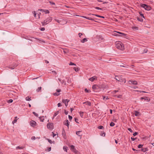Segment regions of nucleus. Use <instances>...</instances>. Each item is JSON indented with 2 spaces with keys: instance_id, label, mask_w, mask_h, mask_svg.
Returning a JSON list of instances; mask_svg holds the SVG:
<instances>
[{
  "instance_id": "nucleus-28",
  "label": "nucleus",
  "mask_w": 154,
  "mask_h": 154,
  "mask_svg": "<svg viewBox=\"0 0 154 154\" xmlns=\"http://www.w3.org/2000/svg\"><path fill=\"white\" fill-rule=\"evenodd\" d=\"M17 117L16 116V117H15V119L12 122V123L13 124H14V123L16 122L17 121Z\"/></svg>"
},
{
  "instance_id": "nucleus-31",
  "label": "nucleus",
  "mask_w": 154,
  "mask_h": 154,
  "mask_svg": "<svg viewBox=\"0 0 154 154\" xmlns=\"http://www.w3.org/2000/svg\"><path fill=\"white\" fill-rule=\"evenodd\" d=\"M98 128L100 129H104V128L103 126H100L97 127Z\"/></svg>"
},
{
  "instance_id": "nucleus-33",
  "label": "nucleus",
  "mask_w": 154,
  "mask_h": 154,
  "mask_svg": "<svg viewBox=\"0 0 154 154\" xmlns=\"http://www.w3.org/2000/svg\"><path fill=\"white\" fill-rule=\"evenodd\" d=\"M26 100L28 101H30L31 100L30 98L29 97H26Z\"/></svg>"
},
{
  "instance_id": "nucleus-12",
  "label": "nucleus",
  "mask_w": 154,
  "mask_h": 154,
  "mask_svg": "<svg viewBox=\"0 0 154 154\" xmlns=\"http://www.w3.org/2000/svg\"><path fill=\"white\" fill-rule=\"evenodd\" d=\"M35 40H33V41H36L38 42H39L41 43H42L43 42L44 43V41H43L42 39H39L36 38H34Z\"/></svg>"
},
{
  "instance_id": "nucleus-49",
  "label": "nucleus",
  "mask_w": 154,
  "mask_h": 154,
  "mask_svg": "<svg viewBox=\"0 0 154 154\" xmlns=\"http://www.w3.org/2000/svg\"><path fill=\"white\" fill-rule=\"evenodd\" d=\"M54 20H55L56 22H57L59 23L60 22V20L57 19H54Z\"/></svg>"
},
{
  "instance_id": "nucleus-61",
  "label": "nucleus",
  "mask_w": 154,
  "mask_h": 154,
  "mask_svg": "<svg viewBox=\"0 0 154 154\" xmlns=\"http://www.w3.org/2000/svg\"><path fill=\"white\" fill-rule=\"evenodd\" d=\"M40 30L42 31H44L45 30V28H42L40 29Z\"/></svg>"
},
{
  "instance_id": "nucleus-53",
  "label": "nucleus",
  "mask_w": 154,
  "mask_h": 154,
  "mask_svg": "<svg viewBox=\"0 0 154 154\" xmlns=\"http://www.w3.org/2000/svg\"><path fill=\"white\" fill-rule=\"evenodd\" d=\"M48 142L50 143H51V144L52 143V141L50 140V139H48Z\"/></svg>"
},
{
  "instance_id": "nucleus-4",
  "label": "nucleus",
  "mask_w": 154,
  "mask_h": 154,
  "mask_svg": "<svg viewBox=\"0 0 154 154\" xmlns=\"http://www.w3.org/2000/svg\"><path fill=\"white\" fill-rule=\"evenodd\" d=\"M137 51L140 54L147 53L148 51L147 49H138Z\"/></svg>"
},
{
  "instance_id": "nucleus-23",
  "label": "nucleus",
  "mask_w": 154,
  "mask_h": 154,
  "mask_svg": "<svg viewBox=\"0 0 154 154\" xmlns=\"http://www.w3.org/2000/svg\"><path fill=\"white\" fill-rule=\"evenodd\" d=\"M88 41V40L86 38H84L83 39L81 40V42L82 43H84L85 42H86Z\"/></svg>"
},
{
  "instance_id": "nucleus-47",
  "label": "nucleus",
  "mask_w": 154,
  "mask_h": 154,
  "mask_svg": "<svg viewBox=\"0 0 154 154\" xmlns=\"http://www.w3.org/2000/svg\"><path fill=\"white\" fill-rule=\"evenodd\" d=\"M121 36H123V37H124L125 36H126V34H125V33H121Z\"/></svg>"
},
{
  "instance_id": "nucleus-39",
  "label": "nucleus",
  "mask_w": 154,
  "mask_h": 154,
  "mask_svg": "<svg viewBox=\"0 0 154 154\" xmlns=\"http://www.w3.org/2000/svg\"><path fill=\"white\" fill-rule=\"evenodd\" d=\"M67 147L66 146H64L63 147V150L65 151H66V152H67Z\"/></svg>"
},
{
  "instance_id": "nucleus-10",
  "label": "nucleus",
  "mask_w": 154,
  "mask_h": 154,
  "mask_svg": "<svg viewBox=\"0 0 154 154\" xmlns=\"http://www.w3.org/2000/svg\"><path fill=\"white\" fill-rule=\"evenodd\" d=\"M56 91L58 93H54L53 94L54 95V96H57L59 95L60 94L59 93L61 91V89H57L56 90Z\"/></svg>"
},
{
  "instance_id": "nucleus-46",
  "label": "nucleus",
  "mask_w": 154,
  "mask_h": 154,
  "mask_svg": "<svg viewBox=\"0 0 154 154\" xmlns=\"http://www.w3.org/2000/svg\"><path fill=\"white\" fill-rule=\"evenodd\" d=\"M49 3L51 5H55V3L54 2H51V1H50L49 2Z\"/></svg>"
},
{
  "instance_id": "nucleus-7",
  "label": "nucleus",
  "mask_w": 154,
  "mask_h": 154,
  "mask_svg": "<svg viewBox=\"0 0 154 154\" xmlns=\"http://www.w3.org/2000/svg\"><path fill=\"white\" fill-rule=\"evenodd\" d=\"M70 149L72 150L73 152L75 153H76L78 152V151L75 148V147L74 146L72 145L70 146Z\"/></svg>"
},
{
  "instance_id": "nucleus-2",
  "label": "nucleus",
  "mask_w": 154,
  "mask_h": 154,
  "mask_svg": "<svg viewBox=\"0 0 154 154\" xmlns=\"http://www.w3.org/2000/svg\"><path fill=\"white\" fill-rule=\"evenodd\" d=\"M52 20V18L51 17H48L45 20H44L43 22H42V24L43 26L51 22Z\"/></svg>"
},
{
  "instance_id": "nucleus-52",
  "label": "nucleus",
  "mask_w": 154,
  "mask_h": 154,
  "mask_svg": "<svg viewBox=\"0 0 154 154\" xmlns=\"http://www.w3.org/2000/svg\"><path fill=\"white\" fill-rule=\"evenodd\" d=\"M138 134V133L137 132H135L133 134L134 136H136Z\"/></svg>"
},
{
  "instance_id": "nucleus-25",
  "label": "nucleus",
  "mask_w": 154,
  "mask_h": 154,
  "mask_svg": "<svg viewBox=\"0 0 154 154\" xmlns=\"http://www.w3.org/2000/svg\"><path fill=\"white\" fill-rule=\"evenodd\" d=\"M40 120L41 122H43L44 120V116L40 117H39Z\"/></svg>"
},
{
  "instance_id": "nucleus-14",
  "label": "nucleus",
  "mask_w": 154,
  "mask_h": 154,
  "mask_svg": "<svg viewBox=\"0 0 154 154\" xmlns=\"http://www.w3.org/2000/svg\"><path fill=\"white\" fill-rule=\"evenodd\" d=\"M99 88L98 86L96 85H93L92 88L94 91H96Z\"/></svg>"
},
{
  "instance_id": "nucleus-55",
  "label": "nucleus",
  "mask_w": 154,
  "mask_h": 154,
  "mask_svg": "<svg viewBox=\"0 0 154 154\" xmlns=\"http://www.w3.org/2000/svg\"><path fill=\"white\" fill-rule=\"evenodd\" d=\"M120 66H121V67H123L127 68L128 67V65H126V66H124L123 65H120Z\"/></svg>"
},
{
  "instance_id": "nucleus-26",
  "label": "nucleus",
  "mask_w": 154,
  "mask_h": 154,
  "mask_svg": "<svg viewBox=\"0 0 154 154\" xmlns=\"http://www.w3.org/2000/svg\"><path fill=\"white\" fill-rule=\"evenodd\" d=\"M134 114L136 116H138L140 115V112L136 111H135Z\"/></svg>"
},
{
  "instance_id": "nucleus-41",
  "label": "nucleus",
  "mask_w": 154,
  "mask_h": 154,
  "mask_svg": "<svg viewBox=\"0 0 154 154\" xmlns=\"http://www.w3.org/2000/svg\"><path fill=\"white\" fill-rule=\"evenodd\" d=\"M137 20L138 21H140V22H142L143 21V20L142 19H141V18H139L138 17V18H137Z\"/></svg>"
},
{
  "instance_id": "nucleus-32",
  "label": "nucleus",
  "mask_w": 154,
  "mask_h": 154,
  "mask_svg": "<svg viewBox=\"0 0 154 154\" xmlns=\"http://www.w3.org/2000/svg\"><path fill=\"white\" fill-rule=\"evenodd\" d=\"M58 113H59V111H57L56 112H55L54 113V115L53 118H54V117H55V116H57V115H58Z\"/></svg>"
},
{
  "instance_id": "nucleus-3",
  "label": "nucleus",
  "mask_w": 154,
  "mask_h": 154,
  "mask_svg": "<svg viewBox=\"0 0 154 154\" xmlns=\"http://www.w3.org/2000/svg\"><path fill=\"white\" fill-rule=\"evenodd\" d=\"M115 45L117 48H124V45L120 41H117L115 43Z\"/></svg>"
},
{
  "instance_id": "nucleus-5",
  "label": "nucleus",
  "mask_w": 154,
  "mask_h": 154,
  "mask_svg": "<svg viewBox=\"0 0 154 154\" xmlns=\"http://www.w3.org/2000/svg\"><path fill=\"white\" fill-rule=\"evenodd\" d=\"M141 6L146 10L149 11L151 9V7L150 6H148L145 4H142L141 5Z\"/></svg>"
},
{
  "instance_id": "nucleus-20",
  "label": "nucleus",
  "mask_w": 154,
  "mask_h": 154,
  "mask_svg": "<svg viewBox=\"0 0 154 154\" xmlns=\"http://www.w3.org/2000/svg\"><path fill=\"white\" fill-rule=\"evenodd\" d=\"M82 131H77L76 132V134L78 136L80 137L81 138V137H82V135H80L79 134H80V133L82 132Z\"/></svg>"
},
{
  "instance_id": "nucleus-50",
  "label": "nucleus",
  "mask_w": 154,
  "mask_h": 154,
  "mask_svg": "<svg viewBox=\"0 0 154 154\" xmlns=\"http://www.w3.org/2000/svg\"><path fill=\"white\" fill-rule=\"evenodd\" d=\"M113 35H114L116 36H119V35H118L117 33L115 32Z\"/></svg>"
},
{
  "instance_id": "nucleus-15",
  "label": "nucleus",
  "mask_w": 154,
  "mask_h": 154,
  "mask_svg": "<svg viewBox=\"0 0 154 154\" xmlns=\"http://www.w3.org/2000/svg\"><path fill=\"white\" fill-rule=\"evenodd\" d=\"M38 10L41 11H42V12H45V14H48L49 13V11L48 10L39 9H38Z\"/></svg>"
},
{
  "instance_id": "nucleus-45",
  "label": "nucleus",
  "mask_w": 154,
  "mask_h": 154,
  "mask_svg": "<svg viewBox=\"0 0 154 154\" xmlns=\"http://www.w3.org/2000/svg\"><path fill=\"white\" fill-rule=\"evenodd\" d=\"M47 149H46V150L47 151L48 150V151H50L51 150V147H48L47 148Z\"/></svg>"
},
{
  "instance_id": "nucleus-38",
  "label": "nucleus",
  "mask_w": 154,
  "mask_h": 154,
  "mask_svg": "<svg viewBox=\"0 0 154 154\" xmlns=\"http://www.w3.org/2000/svg\"><path fill=\"white\" fill-rule=\"evenodd\" d=\"M13 100L12 99H10L8 101V103H11L13 102Z\"/></svg>"
},
{
  "instance_id": "nucleus-19",
  "label": "nucleus",
  "mask_w": 154,
  "mask_h": 154,
  "mask_svg": "<svg viewBox=\"0 0 154 154\" xmlns=\"http://www.w3.org/2000/svg\"><path fill=\"white\" fill-rule=\"evenodd\" d=\"M82 17L88 19L90 20H94V19L91 17H87L84 16H82Z\"/></svg>"
},
{
  "instance_id": "nucleus-21",
  "label": "nucleus",
  "mask_w": 154,
  "mask_h": 154,
  "mask_svg": "<svg viewBox=\"0 0 154 154\" xmlns=\"http://www.w3.org/2000/svg\"><path fill=\"white\" fill-rule=\"evenodd\" d=\"M83 104H86L87 105H88L89 106H91V103L88 101L85 102L83 103Z\"/></svg>"
},
{
  "instance_id": "nucleus-40",
  "label": "nucleus",
  "mask_w": 154,
  "mask_h": 154,
  "mask_svg": "<svg viewBox=\"0 0 154 154\" xmlns=\"http://www.w3.org/2000/svg\"><path fill=\"white\" fill-rule=\"evenodd\" d=\"M85 91L86 92H88V93L90 92L91 91L90 90H88L87 88L85 89Z\"/></svg>"
},
{
  "instance_id": "nucleus-54",
  "label": "nucleus",
  "mask_w": 154,
  "mask_h": 154,
  "mask_svg": "<svg viewBox=\"0 0 154 154\" xmlns=\"http://www.w3.org/2000/svg\"><path fill=\"white\" fill-rule=\"evenodd\" d=\"M82 35V33H79V37H80V38H81V36Z\"/></svg>"
},
{
  "instance_id": "nucleus-59",
  "label": "nucleus",
  "mask_w": 154,
  "mask_h": 154,
  "mask_svg": "<svg viewBox=\"0 0 154 154\" xmlns=\"http://www.w3.org/2000/svg\"><path fill=\"white\" fill-rule=\"evenodd\" d=\"M131 140H132L134 141L136 140V138H134L131 137Z\"/></svg>"
},
{
  "instance_id": "nucleus-18",
  "label": "nucleus",
  "mask_w": 154,
  "mask_h": 154,
  "mask_svg": "<svg viewBox=\"0 0 154 154\" xmlns=\"http://www.w3.org/2000/svg\"><path fill=\"white\" fill-rule=\"evenodd\" d=\"M89 15H94V16H96V17H99L103 18H104V17L103 16H100V15H97V14H89Z\"/></svg>"
},
{
  "instance_id": "nucleus-56",
  "label": "nucleus",
  "mask_w": 154,
  "mask_h": 154,
  "mask_svg": "<svg viewBox=\"0 0 154 154\" xmlns=\"http://www.w3.org/2000/svg\"><path fill=\"white\" fill-rule=\"evenodd\" d=\"M35 136H32L31 137V139L32 140H35Z\"/></svg>"
},
{
  "instance_id": "nucleus-24",
  "label": "nucleus",
  "mask_w": 154,
  "mask_h": 154,
  "mask_svg": "<svg viewBox=\"0 0 154 154\" xmlns=\"http://www.w3.org/2000/svg\"><path fill=\"white\" fill-rule=\"evenodd\" d=\"M73 69L76 71L78 72L79 70V69L78 67H75L73 68Z\"/></svg>"
},
{
  "instance_id": "nucleus-9",
  "label": "nucleus",
  "mask_w": 154,
  "mask_h": 154,
  "mask_svg": "<svg viewBox=\"0 0 154 154\" xmlns=\"http://www.w3.org/2000/svg\"><path fill=\"white\" fill-rule=\"evenodd\" d=\"M47 127L49 129H52L53 128V123H48L47 125Z\"/></svg>"
},
{
  "instance_id": "nucleus-17",
  "label": "nucleus",
  "mask_w": 154,
  "mask_h": 154,
  "mask_svg": "<svg viewBox=\"0 0 154 154\" xmlns=\"http://www.w3.org/2000/svg\"><path fill=\"white\" fill-rule=\"evenodd\" d=\"M69 122L67 120H65L64 122V124L66 125L67 127H69Z\"/></svg>"
},
{
  "instance_id": "nucleus-34",
  "label": "nucleus",
  "mask_w": 154,
  "mask_h": 154,
  "mask_svg": "<svg viewBox=\"0 0 154 154\" xmlns=\"http://www.w3.org/2000/svg\"><path fill=\"white\" fill-rule=\"evenodd\" d=\"M103 99L105 100L109 99V98H108V97L103 96Z\"/></svg>"
},
{
  "instance_id": "nucleus-11",
  "label": "nucleus",
  "mask_w": 154,
  "mask_h": 154,
  "mask_svg": "<svg viewBox=\"0 0 154 154\" xmlns=\"http://www.w3.org/2000/svg\"><path fill=\"white\" fill-rule=\"evenodd\" d=\"M36 122L34 121H31L30 122V125L31 126L34 127L36 126Z\"/></svg>"
},
{
  "instance_id": "nucleus-1",
  "label": "nucleus",
  "mask_w": 154,
  "mask_h": 154,
  "mask_svg": "<svg viewBox=\"0 0 154 154\" xmlns=\"http://www.w3.org/2000/svg\"><path fill=\"white\" fill-rule=\"evenodd\" d=\"M115 79L120 82H124L125 83L126 82V79L125 78H123L122 75H115Z\"/></svg>"
},
{
  "instance_id": "nucleus-43",
  "label": "nucleus",
  "mask_w": 154,
  "mask_h": 154,
  "mask_svg": "<svg viewBox=\"0 0 154 154\" xmlns=\"http://www.w3.org/2000/svg\"><path fill=\"white\" fill-rule=\"evenodd\" d=\"M32 13L34 14V17L36 18V13H35V11H33L32 12Z\"/></svg>"
},
{
  "instance_id": "nucleus-62",
  "label": "nucleus",
  "mask_w": 154,
  "mask_h": 154,
  "mask_svg": "<svg viewBox=\"0 0 154 154\" xmlns=\"http://www.w3.org/2000/svg\"><path fill=\"white\" fill-rule=\"evenodd\" d=\"M69 120H71L72 119V117L71 116H69Z\"/></svg>"
},
{
  "instance_id": "nucleus-8",
  "label": "nucleus",
  "mask_w": 154,
  "mask_h": 154,
  "mask_svg": "<svg viewBox=\"0 0 154 154\" xmlns=\"http://www.w3.org/2000/svg\"><path fill=\"white\" fill-rule=\"evenodd\" d=\"M69 101V100H68V99H66V100L63 99V100H62V102L65 104L66 107L68 105V103Z\"/></svg>"
},
{
  "instance_id": "nucleus-64",
  "label": "nucleus",
  "mask_w": 154,
  "mask_h": 154,
  "mask_svg": "<svg viewBox=\"0 0 154 154\" xmlns=\"http://www.w3.org/2000/svg\"><path fill=\"white\" fill-rule=\"evenodd\" d=\"M105 135H106V134H105V133H103L101 135L102 136H105Z\"/></svg>"
},
{
  "instance_id": "nucleus-44",
  "label": "nucleus",
  "mask_w": 154,
  "mask_h": 154,
  "mask_svg": "<svg viewBox=\"0 0 154 154\" xmlns=\"http://www.w3.org/2000/svg\"><path fill=\"white\" fill-rule=\"evenodd\" d=\"M35 116H38V114L36 113L35 112H33V113H32Z\"/></svg>"
},
{
  "instance_id": "nucleus-51",
  "label": "nucleus",
  "mask_w": 154,
  "mask_h": 154,
  "mask_svg": "<svg viewBox=\"0 0 154 154\" xmlns=\"http://www.w3.org/2000/svg\"><path fill=\"white\" fill-rule=\"evenodd\" d=\"M75 121L77 123H79L78 122V119L77 118H75Z\"/></svg>"
},
{
  "instance_id": "nucleus-27",
  "label": "nucleus",
  "mask_w": 154,
  "mask_h": 154,
  "mask_svg": "<svg viewBox=\"0 0 154 154\" xmlns=\"http://www.w3.org/2000/svg\"><path fill=\"white\" fill-rule=\"evenodd\" d=\"M148 150V149L147 148H145L141 149V151L143 152H145Z\"/></svg>"
},
{
  "instance_id": "nucleus-58",
  "label": "nucleus",
  "mask_w": 154,
  "mask_h": 154,
  "mask_svg": "<svg viewBox=\"0 0 154 154\" xmlns=\"http://www.w3.org/2000/svg\"><path fill=\"white\" fill-rule=\"evenodd\" d=\"M95 8L98 10H102V8L98 7H96Z\"/></svg>"
},
{
  "instance_id": "nucleus-48",
  "label": "nucleus",
  "mask_w": 154,
  "mask_h": 154,
  "mask_svg": "<svg viewBox=\"0 0 154 154\" xmlns=\"http://www.w3.org/2000/svg\"><path fill=\"white\" fill-rule=\"evenodd\" d=\"M139 91L140 92V93H141V92H143V93H147V92H146L145 91Z\"/></svg>"
},
{
  "instance_id": "nucleus-63",
  "label": "nucleus",
  "mask_w": 154,
  "mask_h": 154,
  "mask_svg": "<svg viewBox=\"0 0 154 154\" xmlns=\"http://www.w3.org/2000/svg\"><path fill=\"white\" fill-rule=\"evenodd\" d=\"M61 105L60 103H58L57 104V106L58 107L61 106Z\"/></svg>"
},
{
  "instance_id": "nucleus-16",
  "label": "nucleus",
  "mask_w": 154,
  "mask_h": 154,
  "mask_svg": "<svg viewBox=\"0 0 154 154\" xmlns=\"http://www.w3.org/2000/svg\"><path fill=\"white\" fill-rule=\"evenodd\" d=\"M62 135L64 139H66V134L65 133V131L64 129H63L62 131Z\"/></svg>"
},
{
  "instance_id": "nucleus-60",
  "label": "nucleus",
  "mask_w": 154,
  "mask_h": 154,
  "mask_svg": "<svg viewBox=\"0 0 154 154\" xmlns=\"http://www.w3.org/2000/svg\"><path fill=\"white\" fill-rule=\"evenodd\" d=\"M41 14V13H39L38 14V18H38V19L40 18V15Z\"/></svg>"
},
{
  "instance_id": "nucleus-30",
  "label": "nucleus",
  "mask_w": 154,
  "mask_h": 154,
  "mask_svg": "<svg viewBox=\"0 0 154 154\" xmlns=\"http://www.w3.org/2000/svg\"><path fill=\"white\" fill-rule=\"evenodd\" d=\"M80 115L81 117H83V116L84 112H79Z\"/></svg>"
},
{
  "instance_id": "nucleus-36",
  "label": "nucleus",
  "mask_w": 154,
  "mask_h": 154,
  "mask_svg": "<svg viewBox=\"0 0 154 154\" xmlns=\"http://www.w3.org/2000/svg\"><path fill=\"white\" fill-rule=\"evenodd\" d=\"M115 125V123L113 122H111L110 124V126L111 127H113Z\"/></svg>"
},
{
  "instance_id": "nucleus-57",
  "label": "nucleus",
  "mask_w": 154,
  "mask_h": 154,
  "mask_svg": "<svg viewBox=\"0 0 154 154\" xmlns=\"http://www.w3.org/2000/svg\"><path fill=\"white\" fill-rule=\"evenodd\" d=\"M117 97L118 98H121L122 97V96L121 95H119L117 96Z\"/></svg>"
},
{
  "instance_id": "nucleus-22",
  "label": "nucleus",
  "mask_w": 154,
  "mask_h": 154,
  "mask_svg": "<svg viewBox=\"0 0 154 154\" xmlns=\"http://www.w3.org/2000/svg\"><path fill=\"white\" fill-rule=\"evenodd\" d=\"M96 78V76H93L89 79V80L91 82H93Z\"/></svg>"
},
{
  "instance_id": "nucleus-13",
  "label": "nucleus",
  "mask_w": 154,
  "mask_h": 154,
  "mask_svg": "<svg viewBox=\"0 0 154 154\" xmlns=\"http://www.w3.org/2000/svg\"><path fill=\"white\" fill-rule=\"evenodd\" d=\"M140 99L142 100H146L147 102L149 101L150 100L149 98L148 97H142Z\"/></svg>"
},
{
  "instance_id": "nucleus-35",
  "label": "nucleus",
  "mask_w": 154,
  "mask_h": 154,
  "mask_svg": "<svg viewBox=\"0 0 154 154\" xmlns=\"http://www.w3.org/2000/svg\"><path fill=\"white\" fill-rule=\"evenodd\" d=\"M17 65H15L14 66H13V67H9V68L10 69H14L16 67H17Z\"/></svg>"
},
{
  "instance_id": "nucleus-42",
  "label": "nucleus",
  "mask_w": 154,
  "mask_h": 154,
  "mask_svg": "<svg viewBox=\"0 0 154 154\" xmlns=\"http://www.w3.org/2000/svg\"><path fill=\"white\" fill-rule=\"evenodd\" d=\"M143 146V145L140 144L138 146V147L139 148H141Z\"/></svg>"
},
{
  "instance_id": "nucleus-29",
  "label": "nucleus",
  "mask_w": 154,
  "mask_h": 154,
  "mask_svg": "<svg viewBox=\"0 0 154 154\" xmlns=\"http://www.w3.org/2000/svg\"><path fill=\"white\" fill-rule=\"evenodd\" d=\"M42 89V87H40L36 89V91L37 92H38L40 91H41Z\"/></svg>"
},
{
  "instance_id": "nucleus-37",
  "label": "nucleus",
  "mask_w": 154,
  "mask_h": 154,
  "mask_svg": "<svg viewBox=\"0 0 154 154\" xmlns=\"http://www.w3.org/2000/svg\"><path fill=\"white\" fill-rule=\"evenodd\" d=\"M69 65H74V66H76V64L74 63H73L72 62H70L69 63Z\"/></svg>"
},
{
  "instance_id": "nucleus-6",
  "label": "nucleus",
  "mask_w": 154,
  "mask_h": 154,
  "mask_svg": "<svg viewBox=\"0 0 154 154\" xmlns=\"http://www.w3.org/2000/svg\"><path fill=\"white\" fill-rule=\"evenodd\" d=\"M129 84H132L133 85H136L137 84V82L136 81L130 80L128 81Z\"/></svg>"
}]
</instances>
